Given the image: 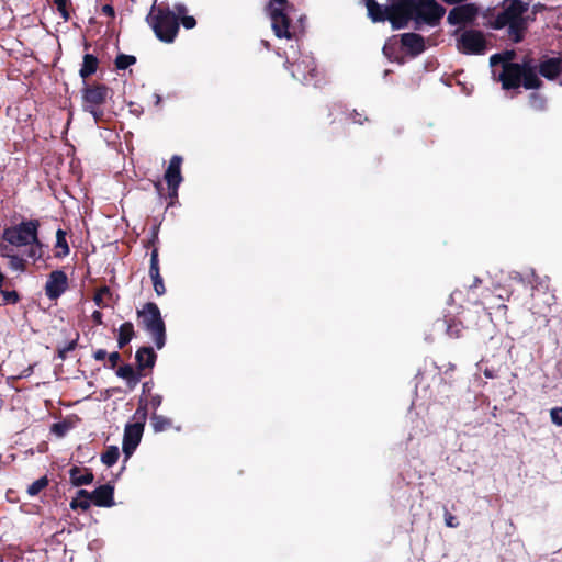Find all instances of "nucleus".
Returning a JSON list of instances; mask_svg holds the SVG:
<instances>
[{
    "mask_svg": "<svg viewBox=\"0 0 562 562\" xmlns=\"http://www.w3.org/2000/svg\"><path fill=\"white\" fill-rule=\"evenodd\" d=\"M514 52L493 55L490 59L493 75L497 74V66L501 65L498 80L504 89L517 88L522 85L526 89H538L541 86L535 65L531 60H525L521 65L514 64ZM539 72L548 80H554L562 71V59L560 57L544 58L538 65Z\"/></svg>",
    "mask_w": 562,
    "mask_h": 562,
    "instance_id": "nucleus-1",
    "label": "nucleus"
},
{
    "mask_svg": "<svg viewBox=\"0 0 562 562\" xmlns=\"http://www.w3.org/2000/svg\"><path fill=\"white\" fill-rule=\"evenodd\" d=\"M186 12L183 5H176L175 11H169L155 2L147 18L156 35L164 42L170 43L178 32V18Z\"/></svg>",
    "mask_w": 562,
    "mask_h": 562,
    "instance_id": "nucleus-2",
    "label": "nucleus"
},
{
    "mask_svg": "<svg viewBox=\"0 0 562 562\" xmlns=\"http://www.w3.org/2000/svg\"><path fill=\"white\" fill-rule=\"evenodd\" d=\"M37 221H26L3 232V240L16 247L31 246L29 256L38 259L43 255V245L37 238Z\"/></svg>",
    "mask_w": 562,
    "mask_h": 562,
    "instance_id": "nucleus-3",
    "label": "nucleus"
},
{
    "mask_svg": "<svg viewBox=\"0 0 562 562\" xmlns=\"http://www.w3.org/2000/svg\"><path fill=\"white\" fill-rule=\"evenodd\" d=\"M137 315L145 329L151 334L156 347L161 349L165 346V324L158 306L147 303L137 312Z\"/></svg>",
    "mask_w": 562,
    "mask_h": 562,
    "instance_id": "nucleus-4",
    "label": "nucleus"
},
{
    "mask_svg": "<svg viewBox=\"0 0 562 562\" xmlns=\"http://www.w3.org/2000/svg\"><path fill=\"white\" fill-rule=\"evenodd\" d=\"M526 9L525 3L514 0L496 20L497 27L509 26V35L515 42H519L521 38L520 32L524 27L521 16Z\"/></svg>",
    "mask_w": 562,
    "mask_h": 562,
    "instance_id": "nucleus-5",
    "label": "nucleus"
},
{
    "mask_svg": "<svg viewBox=\"0 0 562 562\" xmlns=\"http://www.w3.org/2000/svg\"><path fill=\"white\" fill-rule=\"evenodd\" d=\"M290 11L291 7L286 0H270L269 2L268 13L271 19L272 30L279 38H291V32L289 30Z\"/></svg>",
    "mask_w": 562,
    "mask_h": 562,
    "instance_id": "nucleus-6",
    "label": "nucleus"
},
{
    "mask_svg": "<svg viewBox=\"0 0 562 562\" xmlns=\"http://www.w3.org/2000/svg\"><path fill=\"white\" fill-rule=\"evenodd\" d=\"M415 23H425L430 26L437 25L446 10L435 0H414Z\"/></svg>",
    "mask_w": 562,
    "mask_h": 562,
    "instance_id": "nucleus-7",
    "label": "nucleus"
},
{
    "mask_svg": "<svg viewBox=\"0 0 562 562\" xmlns=\"http://www.w3.org/2000/svg\"><path fill=\"white\" fill-rule=\"evenodd\" d=\"M414 0H394L386 7V16L393 29H403L415 21Z\"/></svg>",
    "mask_w": 562,
    "mask_h": 562,
    "instance_id": "nucleus-8",
    "label": "nucleus"
},
{
    "mask_svg": "<svg viewBox=\"0 0 562 562\" xmlns=\"http://www.w3.org/2000/svg\"><path fill=\"white\" fill-rule=\"evenodd\" d=\"M457 47L464 54H484L486 49V41L482 32L468 30L459 35Z\"/></svg>",
    "mask_w": 562,
    "mask_h": 562,
    "instance_id": "nucleus-9",
    "label": "nucleus"
},
{
    "mask_svg": "<svg viewBox=\"0 0 562 562\" xmlns=\"http://www.w3.org/2000/svg\"><path fill=\"white\" fill-rule=\"evenodd\" d=\"M108 98V89L101 86L89 87L82 93V108L85 111L91 113L95 121H98L102 112L99 108L105 102Z\"/></svg>",
    "mask_w": 562,
    "mask_h": 562,
    "instance_id": "nucleus-10",
    "label": "nucleus"
},
{
    "mask_svg": "<svg viewBox=\"0 0 562 562\" xmlns=\"http://www.w3.org/2000/svg\"><path fill=\"white\" fill-rule=\"evenodd\" d=\"M182 158L178 155L171 157L169 166L165 172V180L168 184L169 196L176 199L178 195V188L182 182L181 175Z\"/></svg>",
    "mask_w": 562,
    "mask_h": 562,
    "instance_id": "nucleus-11",
    "label": "nucleus"
},
{
    "mask_svg": "<svg viewBox=\"0 0 562 562\" xmlns=\"http://www.w3.org/2000/svg\"><path fill=\"white\" fill-rule=\"evenodd\" d=\"M477 12L479 10L475 4H462L449 12L447 21L451 25H467L476 19Z\"/></svg>",
    "mask_w": 562,
    "mask_h": 562,
    "instance_id": "nucleus-12",
    "label": "nucleus"
},
{
    "mask_svg": "<svg viewBox=\"0 0 562 562\" xmlns=\"http://www.w3.org/2000/svg\"><path fill=\"white\" fill-rule=\"evenodd\" d=\"M144 431V424L136 422L134 424L127 425L124 431L123 438V452L127 458L132 456L138 443L140 442L142 436Z\"/></svg>",
    "mask_w": 562,
    "mask_h": 562,
    "instance_id": "nucleus-13",
    "label": "nucleus"
},
{
    "mask_svg": "<svg viewBox=\"0 0 562 562\" xmlns=\"http://www.w3.org/2000/svg\"><path fill=\"white\" fill-rule=\"evenodd\" d=\"M67 284L68 279L65 272L61 270H55L48 276L45 284V294L50 300H56L66 291Z\"/></svg>",
    "mask_w": 562,
    "mask_h": 562,
    "instance_id": "nucleus-14",
    "label": "nucleus"
},
{
    "mask_svg": "<svg viewBox=\"0 0 562 562\" xmlns=\"http://www.w3.org/2000/svg\"><path fill=\"white\" fill-rule=\"evenodd\" d=\"M94 505L100 507H111L113 502V487L110 485H102L90 493Z\"/></svg>",
    "mask_w": 562,
    "mask_h": 562,
    "instance_id": "nucleus-15",
    "label": "nucleus"
},
{
    "mask_svg": "<svg viewBox=\"0 0 562 562\" xmlns=\"http://www.w3.org/2000/svg\"><path fill=\"white\" fill-rule=\"evenodd\" d=\"M401 41L402 45L413 55H418L425 49L424 38L419 34H403Z\"/></svg>",
    "mask_w": 562,
    "mask_h": 562,
    "instance_id": "nucleus-16",
    "label": "nucleus"
},
{
    "mask_svg": "<svg viewBox=\"0 0 562 562\" xmlns=\"http://www.w3.org/2000/svg\"><path fill=\"white\" fill-rule=\"evenodd\" d=\"M70 481L75 486L88 485L93 481V474L88 469L72 468Z\"/></svg>",
    "mask_w": 562,
    "mask_h": 562,
    "instance_id": "nucleus-17",
    "label": "nucleus"
},
{
    "mask_svg": "<svg viewBox=\"0 0 562 562\" xmlns=\"http://www.w3.org/2000/svg\"><path fill=\"white\" fill-rule=\"evenodd\" d=\"M0 256L9 259V267L13 271L21 272L24 270V265H25L24 260L22 258H20L19 256L13 255L8 245L0 244Z\"/></svg>",
    "mask_w": 562,
    "mask_h": 562,
    "instance_id": "nucleus-18",
    "label": "nucleus"
},
{
    "mask_svg": "<svg viewBox=\"0 0 562 562\" xmlns=\"http://www.w3.org/2000/svg\"><path fill=\"white\" fill-rule=\"evenodd\" d=\"M135 358L140 369L151 368L156 361L155 352L151 348L148 347H144L137 350Z\"/></svg>",
    "mask_w": 562,
    "mask_h": 562,
    "instance_id": "nucleus-19",
    "label": "nucleus"
},
{
    "mask_svg": "<svg viewBox=\"0 0 562 562\" xmlns=\"http://www.w3.org/2000/svg\"><path fill=\"white\" fill-rule=\"evenodd\" d=\"M369 16L374 22L387 20L386 8H382L374 0H366Z\"/></svg>",
    "mask_w": 562,
    "mask_h": 562,
    "instance_id": "nucleus-20",
    "label": "nucleus"
},
{
    "mask_svg": "<svg viewBox=\"0 0 562 562\" xmlns=\"http://www.w3.org/2000/svg\"><path fill=\"white\" fill-rule=\"evenodd\" d=\"M134 337V326L132 323L126 322L119 328L117 345L120 348L130 342Z\"/></svg>",
    "mask_w": 562,
    "mask_h": 562,
    "instance_id": "nucleus-21",
    "label": "nucleus"
},
{
    "mask_svg": "<svg viewBox=\"0 0 562 562\" xmlns=\"http://www.w3.org/2000/svg\"><path fill=\"white\" fill-rule=\"evenodd\" d=\"M116 374L124 379L131 389L135 387L139 381V376L135 374L134 369L131 366L120 367Z\"/></svg>",
    "mask_w": 562,
    "mask_h": 562,
    "instance_id": "nucleus-22",
    "label": "nucleus"
},
{
    "mask_svg": "<svg viewBox=\"0 0 562 562\" xmlns=\"http://www.w3.org/2000/svg\"><path fill=\"white\" fill-rule=\"evenodd\" d=\"M55 256L63 258L69 254V246L66 240V233L61 229H58L56 233V244H55Z\"/></svg>",
    "mask_w": 562,
    "mask_h": 562,
    "instance_id": "nucleus-23",
    "label": "nucleus"
},
{
    "mask_svg": "<svg viewBox=\"0 0 562 562\" xmlns=\"http://www.w3.org/2000/svg\"><path fill=\"white\" fill-rule=\"evenodd\" d=\"M91 502H92V498H91L90 493L87 492L86 490H80L77 493V497L71 501L70 507L72 509L82 508L86 510L90 507Z\"/></svg>",
    "mask_w": 562,
    "mask_h": 562,
    "instance_id": "nucleus-24",
    "label": "nucleus"
},
{
    "mask_svg": "<svg viewBox=\"0 0 562 562\" xmlns=\"http://www.w3.org/2000/svg\"><path fill=\"white\" fill-rule=\"evenodd\" d=\"M97 58H94L92 55H86L83 58V64L80 69V76L82 78H86L90 75H92L97 70Z\"/></svg>",
    "mask_w": 562,
    "mask_h": 562,
    "instance_id": "nucleus-25",
    "label": "nucleus"
},
{
    "mask_svg": "<svg viewBox=\"0 0 562 562\" xmlns=\"http://www.w3.org/2000/svg\"><path fill=\"white\" fill-rule=\"evenodd\" d=\"M151 426L155 432H160L171 427V420L162 415L153 414Z\"/></svg>",
    "mask_w": 562,
    "mask_h": 562,
    "instance_id": "nucleus-26",
    "label": "nucleus"
},
{
    "mask_svg": "<svg viewBox=\"0 0 562 562\" xmlns=\"http://www.w3.org/2000/svg\"><path fill=\"white\" fill-rule=\"evenodd\" d=\"M119 456H120L119 448L115 446H112V447H109L106 449V451L101 456V460L105 465L111 467L117 461Z\"/></svg>",
    "mask_w": 562,
    "mask_h": 562,
    "instance_id": "nucleus-27",
    "label": "nucleus"
},
{
    "mask_svg": "<svg viewBox=\"0 0 562 562\" xmlns=\"http://www.w3.org/2000/svg\"><path fill=\"white\" fill-rule=\"evenodd\" d=\"M47 484L48 480L46 476L40 477L27 487L29 495H37L42 490H44L47 486Z\"/></svg>",
    "mask_w": 562,
    "mask_h": 562,
    "instance_id": "nucleus-28",
    "label": "nucleus"
},
{
    "mask_svg": "<svg viewBox=\"0 0 562 562\" xmlns=\"http://www.w3.org/2000/svg\"><path fill=\"white\" fill-rule=\"evenodd\" d=\"M111 295L108 286L101 288L94 295L93 301L97 306L104 307L106 305V299Z\"/></svg>",
    "mask_w": 562,
    "mask_h": 562,
    "instance_id": "nucleus-29",
    "label": "nucleus"
},
{
    "mask_svg": "<svg viewBox=\"0 0 562 562\" xmlns=\"http://www.w3.org/2000/svg\"><path fill=\"white\" fill-rule=\"evenodd\" d=\"M153 280L154 290L157 295H162L166 292L164 280L160 276V272H151L149 273Z\"/></svg>",
    "mask_w": 562,
    "mask_h": 562,
    "instance_id": "nucleus-30",
    "label": "nucleus"
},
{
    "mask_svg": "<svg viewBox=\"0 0 562 562\" xmlns=\"http://www.w3.org/2000/svg\"><path fill=\"white\" fill-rule=\"evenodd\" d=\"M135 63V57L128 55H120L116 57L115 64L119 69H125Z\"/></svg>",
    "mask_w": 562,
    "mask_h": 562,
    "instance_id": "nucleus-31",
    "label": "nucleus"
},
{
    "mask_svg": "<svg viewBox=\"0 0 562 562\" xmlns=\"http://www.w3.org/2000/svg\"><path fill=\"white\" fill-rule=\"evenodd\" d=\"M551 422L557 426H562V406L550 411Z\"/></svg>",
    "mask_w": 562,
    "mask_h": 562,
    "instance_id": "nucleus-32",
    "label": "nucleus"
},
{
    "mask_svg": "<svg viewBox=\"0 0 562 562\" xmlns=\"http://www.w3.org/2000/svg\"><path fill=\"white\" fill-rule=\"evenodd\" d=\"M151 272H155V273L159 272L157 251H153V254H151L149 273H151Z\"/></svg>",
    "mask_w": 562,
    "mask_h": 562,
    "instance_id": "nucleus-33",
    "label": "nucleus"
},
{
    "mask_svg": "<svg viewBox=\"0 0 562 562\" xmlns=\"http://www.w3.org/2000/svg\"><path fill=\"white\" fill-rule=\"evenodd\" d=\"M55 3L57 5L58 11L60 12L61 16L67 20L68 14L66 11V1L65 0H55Z\"/></svg>",
    "mask_w": 562,
    "mask_h": 562,
    "instance_id": "nucleus-34",
    "label": "nucleus"
},
{
    "mask_svg": "<svg viewBox=\"0 0 562 562\" xmlns=\"http://www.w3.org/2000/svg\"><path fill=\"white\" fill-rule=\"evenodd\" d=\"M161 402H162V397L158 394H155L150 397L148 405L153 409H157L160 406Z\"/></svg>",
    "mask_w": 562,
    "mask_h": 562,
    "instance_id": "nucleus-35",
    "label": "nucleus"
},
{
    "mask_svg": "<svg viewBox=\"0 0 562 562\" xmlns=\"http://www.w3.org/2000/svg\"><path fill=\"white\" fill-rule=\"evenodd\" d=\"M146 415H147V412H146L145 406H139V408L136 411V414H135L136 418L138 419L137 422L143 423V424L146 419Z\"/></svg>",
    "mask_w": 562,
    "mask_h": 562,
    "instance_id": "nucleus-36",
    "label": "nucleus"
},
{
    "mask_svg": "<svg viewBox=\"0 0 562 562\" xmlns=\"http://www.w3.org/2000/svg\"><path fill=\"white\" fill-rule=\"evenodd\" d=\"M182 24L186 29H193L195 26V20L193 16H183Z\"/></svg>",
    "mask_w": 562,
    "mask_h": 562,
    "instance_id": "nucleus-37",
    "label": "nucleus"
},
{
    "mask_svg": "<svg viewBox=\"0 0 562 562\" xmlns=\"http://www.w3.org/2000/svg\"><path fill=\"white\" fill-rule=\"evenodd\" d=\"M531 105L535 108V109H541L542 105H543V101L536 94H533L531 97Z\"/></svg>",
    "mask_w": 562,
    "mask_h": 562,
    "instance_id": "nucleus-38",
    "label": "nucleus"
},
{
    "mask_svg": "<svg viewBox=\"0 0 562 562\" xmlns=\"http://www.w3.org/2000/svg\"><path fill=\"white\" fill-rule=\"evenodd\" d=\"M119 359H120V355L117 352H112L109 355V360H110L112 367H114L117 363Z\"/></svg>",
    "mask_w": 562,
    "mask_h": 562,
    "instance_id": "nucleus-39",
    "label": "nucleus"
},
{
    "mask_svg": "<svg viewBox=\"0 0 562 562\" xmlns=\"http://www.w3.org/2000/svg\"><path fill=\"white\" fill-rule=\"evenodd\" d=\"M92 319H93V322H94V323H97V324H102V314H101V312H99V311H94V312L92 313Z\"/></svg>",
    "mask_w": 562,
    "mask_h": 562,
    "instance_id": "nucleus-40",
    "label": "nucleus"
},
{
    "mask_svg": "<svg viewBox=\"0 0 562 562\" xmlns=\"http://www.w3.org/2000/svg\"><path fill=\"white\" fill-rule=\"evenodd\" d=\"M105 356H106V351H105V350H103V349H99V350H97V351L94 352V358H95L97 360H103V359L105 358Z\"/></svg>",
    "mask_w": 562,
    "mask_h": 562,
    "instance_id": "nucleus-41",
    "label": "nucleus"
},
{
    "mask_svg": "<svg viewBox=\"0 0 562 562\" xmlns=\"http://www.w3.org/2000/svg\"><path fill=\"white\" fill-rule=\"evenodd\" d=\"M102 11H103L105 14L110 15V16H113V15H114V10H113V8H112L111 5H109V4L103 5Z\"/></svg>",
    "mask_w": 562,
    "mask_h": 562,
    "instance_id": "nucleus-42",
    "label": "nucleus"
},
{
    "mask_svg": "<svg viewBox=\"0 0 562 562\" xmlns=\"http://www.w3.org/2000/svg\"><path fill=\"white\" fill-rule=\"evenodd\" d=\"M292 76L299 80H306L304 75L299 74L297 71L293 70Z\"/></svg>",
    "mask_w": 562,
    "mask_h": 562,
    "instance_id": "nucleus-43",
    "label": "nucleus"
},
{
    "mask_svg": "<svg viewBox=\"0 0 562 562\" xmlns=\"http://www.w3.org/2000/svg\"><path fill=\"white\" fill-rule=\"evenodd\" d=\"M446 524H447V526H449V527H454V526H456V525H454V518H453L452 516L448 517V518L446 519Z\"/></svg>",
    "mask_w": 562,
    "mask_h": 562,
    "instance_id": "nucleus-44",
    "label": "nucleus"
},
{
    "mask_svg": "<svg viewBox=\"0 0 562 562\" xmlns=\"http://www.w3.org/2000/svg\"><path fill=\"white\" fill-rule=\"evenodd\" d=\"M387 49H389V44H385V46L383 47V52L386 56H389Z\"/></svg>",
    "mask_w": 562,
    "mask_h": 562,
    "instance_id": "nucleus-45",
    "label": "nucleus"
},
{
    "mask_svg": "<svg viewBox=\"0 0 562 562\" xmlns=\"http://www.w3.org/2000/svg\"><path fill=\"white\" fill-rule=\"evenodd\" d=\"M4 281V276L0 272V288L2 286Z\"/></svg>",
    "mask_w": 562,
    "mask_h": 562,
    "instance_id": "nucleus-46",
    "label": "nucleus"
}]
</instances>
